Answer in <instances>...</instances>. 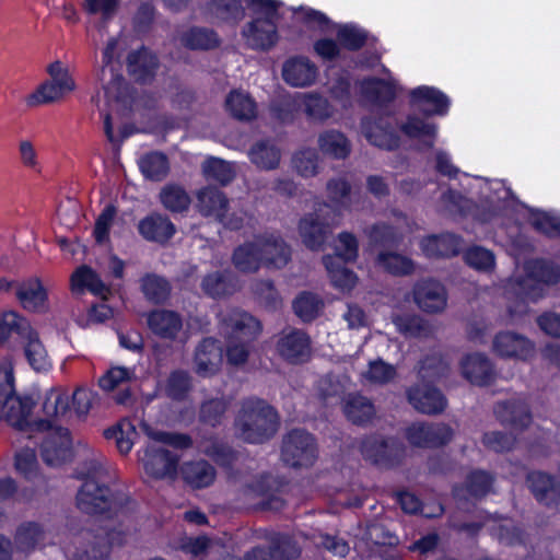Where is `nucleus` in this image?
<instances>
[{"label": "nucleus", "instance_id": "43", "mask_svg": "<svg viewBox=\"0 0 560 560\" xmlns=\"http://www.w3.org/2000/svg\"><path fill=\"white\" fill-rule=\"evenodd\" d=\"M230 401L224 395L206 397L199 407L198 419L201 423L215 428L223 421Z\"/></svg>", "mask_w": 560, "mask_h": 560}, {"label": "nucleus", "instance_id": "21", "mask_svg": "<svg viewBox=\"0 0 560 560\" xmlns=\"http://www.w3.org/2000/svg\"><path fill=\"white\" fill-rule=\"evenodd\" d=\"M147 324L153 335L165 340H175L183 329L180 314L165 308L150 312L147 316Z\"/></svg>", "mask_w": 560, "mask_h": 560}, {"label": "nucleus", "instance_id": "29", "mask_svg": "<svg viewBox=\"0 0 560 560\" xmlns=\"http://www.w3.org/2000/svg\"><path fill=\"white\" fill-rule=\"evenodd\" d=\"M231 260L234 268L241 273H257L260 268H264L256 237L236 246Z\"/></svg>", "mask_w": 560, "mask_h": 560}, {"label": "nucleus", "instance_id": "30", "mask_svg": "<svg viewBox=\"0 0 560 560\" xmlns=\"http://www.w3.org/2000/svg\"><path fill=\"white\" fill-rule=\"evenodd\" d=\"M139 233L148 241L165 243L175 233V226L170 219L160 213H152L139 222Z\"/></svg>", "mask_w": 560, "mask_h": 560}, {"label": "nucleus", "instance_id": "13", "mask_svg": "<svg viewBox=\"0 0 560 560\" xmlns=\"http://www.w3.org/2000/svg\"><path fill=\"white\" fill-rule=\"evenodd\" d=\"M113 535L114 533L104 530L82 532L75 541V551L71 560H106L114 544Z\"/></svg>", "mask_w": 560, "mask_h": 560}, {"label": "nucleus", "instance_id": "46", "mask_svg": "<svg viewBox=\"0 0 560 560\" xmlns=\"http://www.w3.org/2000/svg\"><path fill=\"white\" fill-rule=\"evenodd\" d=\"M201 287L212 298L228 296L237 291L235 278L229 272L220 271L207 275Z\"/></svg>", "mask_w": 560, "mask_h": 560}, {"label": "nucleus", "instance_id": "36", "mask_svg": "<svg viewBox=\"0 0 560 560\" xmlns=\"http://www.w3.org/2000/svg\"><path fill=\"white\" fill-rule=\"evenodd\" d=\"M32 331L30 323L15 312H5L0 317V346L12 338L23 341Z\"/></svg>", "mask_w": 560, "mask_h": 560}, {"label": "nucleus", "instance_id": "57", "mask_svg": "<svg viewBox=\"0 0 560 560\" xmlns=\"http://www.w3.org/2000/svg\"><path fill=\"white\" fill-rule=\"evenodd\" d=\"M448 370V364L441 358V355L432 354L420 361L418 375L422 382L432 383L446 376Z\"/></svg>", "mask_w": 560, "mask_h": 560}, {"label": "nucleus", "instance_id": "22", "mask_svg": "<svg viewBox=\"0 0 560 560\" xmlns=\"http://www.w3.org/2000/svg\"><path fill=\"white\" fill-rule=\"evenodd\" d=\"M116 47L117 39H109L103 51V67L97 73V80L101 82L102 88L105 91V95L109 100H119L122 95V88L125 85L122 75L115 72L114 68L110 66Z\"/></svg>", "mask_w": 560, "mask_h": 560}, {"label": "nucleus", "instance_id": "59", "mask_svg": "<svg viewBox=\"0 0 560 560\" xmlns=\"http://www.w3.org/2000/svg\"><path fill=\"white\" fill-rule=\"evenodd\" d=\"M255 299L265 307L277 310L281 305V298L275 283L269 279H257L252 283Z\"/></svg>", "mask_w": 560, "mask_h": 560}, {"label": "nucleus", "instance_id": "19", "mask_svg": "<svg viewBox=\"0 0 560 560\" xmlns=\"http://www.w3.org/2000/svg\"><path fill=\"white\" fill-rule=\"evenodd\" d=\"M526 483L534 498L547 508L560 504V480L542 471H532L526 477Z\"/></svg>", "mask_w": 560, "mask_h": 560}, {"label": "nucleus", "instance_id": "49", "mask_svg": "<svg viewBox=\"0 0 560 560\" xmlns=\"http://www.w3.org/2000/svg\"><path fill=\"white\" fill-rule=\"evenodd\" d=\"M23 342H25L24 352L30 365L37 372L46 371L50 366V361L37 334L33 330Z\"/></svg>", "mask_w": 560, "mask_h": 560}, {"label": "nucleus", "instance_id": "34", "mask_svg": "<svg viewBox=\"0 0 560 560\" xmlns=\"http://www.w3.org/2000/svg\"><path fill=\"white\" fill-rule=\"evenodd\" d=\"M375 262L382 270L396 277H407L416 272V264L411 258L393 250H381Z\"/></svg>", "mask_w": 560, "mask_h": 560}, {"label": "nucleus", "instance_id": "64", "mask_svg": "<svg viewBox=\"0 0 560 560\" xmlns=\"http://www.w3.org/2000/svg\"><path fill=\"white\" fill-rule=\"evenodd\" d=\"M328 199L338 208L350 205L351 185L343 177L331 178L326 184Z\"/></svg>", "mask_w": 560, "mask_h": 560}, {"label": "nucleus", "instance_id": "10", "mask_svg": "<svg viewBox=\"0 0 560 560\" xmlns=\"http://www.w3.org/2000/svg\"><path fill=\"white\" fill-rule=\"evenodd\" d=\"M412 300L425 314H442L447 308L448 293L445 285L433 278L418 280L412 287Z\"/></svg>", "mask_w": 560, "mask_h": 560}, {"label": "nucleus", "instance_id": "27", "mask_svg": "<svg viewBox=\"0 0 560 560\" xmlns=\"http://www.w3.org/2000/svg\"><path fill=\"white\" fill-rule=\"evenodd\" d=\"M277 350L285 360L301 362L310 354V339L305 332L292 329L278 340Z\"/></svg>", "mask_w": 560, "mask_h": 560}, {"label": "nucleus", "instance_id": "7", "mask_svg": "<svg viewBox=\"0 0 560 560\" xmlns=\"http://www.w3.org/2000/svg\"><path fill=\"white\" fill-rule=\"evenodd\" d=\"M330 206L322 203L313 212L306 213L299 222V234L303 244L312 249L319 250L337 225L335 217L330 219Z\"/></svg>", "mask_w": 560, "mask_h": 560}, {"label": "nucleus", "instance_id": "45", "mask_svg": "<svg viewBox=\"0 0 560 560\" xmlns=\"http://www.w3.org/2000/svg\"><path fill=\"white\" fill-rule=\"evenodd\" d=\"M323 262L334 287L342 291H350L354 288L358 280L357 276L338 257L331 255L324 256Z\"/></svg>", "mask_w": 560, "mask_h": 560}, {"label": "nucleus", "instance_id": "50", "mask_svg": "<svg viewBox=\"0 0 560 560\" xmlns=\"http://www.w3.org/2000/svg\"><path fill=\"white\" fill-rule=\"evenodd\" d=\"M226 107L232 116L240 120H250L257 114L256 103L250 95L238 91L230 93Z\"/></svg>", "mask_w": 560, "mask_h": 560}, {"label": "nucleus", "instance_id": "20", "mask_svg": "<svg viewBox=\"0 0 560 560\" xmlns=\"http://www.w3.org/2000/svg\"><path fill=\"white\" fill-rule=\"evenodd\" d=\"M493 351L503 358L526 360L534 354V343L525 336L513 331H501L493 339Z\"/></svg>", "mask_w": 560, "mask_h": 560}, {"label": "nucleus", "instance_id": "56", "mask_svg": "<svg viewBox=\"0 0 560 560\" xmlns=\"http://www.w3.org/2000/svg\"><path fill=\"white\" fill-rule=\"evenodd\" d=\"M411 97L415 102H423L432 105V110L421 107V110L428 114L443 115L448 107L447 97L443 93L433 88L422 86L415 89L411 92Z\"/></svg>", "mask_w": 560, "mask_h": 560}, {"label": "nucleus", "instance_id": "52", "mask_svg": "<svg viewBox=\"0 0 560 560\" xmlns=\"http://www.w3.org/2000/svg\"><path fill=\"white\" fill-rule=\"evenodd\" d=\"M324 307L323 300L315 293L304 291L293 301L294 313L303 322L314 320Z\"/></svg>", "mask_w": 560, "mask_h": 560}, {"label": "nucleus", "instance_id": "3", "mask_svg": "<svg viewBox=\"0 0 560 560\" xmlns=\"http://www.w3.org/2000/svg\"><path fill=\"white\" fill-rule=\"evenodd\" d=\"M238 436L247 442L259 444L270 440L279 429V416L266 400L248 397L241 401L235 418Z\"/></svg>", "mask_w": 560, "mask_h": 560}, {"label": "nucleus", "instance_id": "23", "mask_svg": "<svg viewBox=\"0 0 560 560\" xmlns=\"http://www.w3.org/2000/svg\"><path fill=\"white\" fill-rule=\"evenodd\" d=\"M194 363L198 375L215 374L222 363V348L219 341L210 337L202 339L196 347Z\"/></svg>", "mask_w": 560, "mask_h": 560}, {"label": "nucleus", "instance_id": "32", "mask_svg": "<svg viewBox=\"0 0 560 560\" xmlns=\"http://www.w3.org/2000/svg\"><path fill=\"white\" fill-rule=\"evenodd\" d=\"M71 291L82 293L84 289L103 299L109 293V288L101 277L89 266L79 267L71 276Z\"/></svg>", "mask_w": 560, "mask_h": 560}, {"label": "nucleus", "instance_id": "14", "mask_svg": "<svg viewBox=\"0 0 560 560\" xmlns=\"http://www.w3.org/2000/svg\"><path fill=\"white\" fill-rule=\"evenodd\" d=\"M40 456L50 467H59L70 460L72 452L68 430L61 427L50 429L42 442Z\"/></svg>", "mask_w": 560, "mask_h": 560}, {"label": "nucleus", "instance_id": "17", "mask_svg": "<svg viewBox=\"0 0 560 560\" xmlns=\"http://www.w3.org/2000/svg\"><path fill=\"white\" fill-rule=\"evenodd\" d=\"M148 475L155 479L173 478L176 475L178 455L161 446L150 445L142 457Z\"/></svg>", "mask_w": 560, "mask_h": 560}, {"label": "nucleus", "instance_id": "35", "mask_svg": "<svg viewBox=\"0 0 560 560\" xmlns=\"http://www.w3.org/2000/svg\"><path fill=\"white\" fill-rule=\"evenodd\" d=\"M460 247V238L453 234L432 235L421 241V249L428 257L455 256Z\"/></svg>", "mask_w": 560, "mask_h": 560}, {"label": "nucleus", "instance_id": "4", "mask_svg": "<svg viewBox=\"0 0 560 560\" xmlns=\"http://www.w3.org/2000/svg\"><path fill=\"white\" fill-rule=\"evenodd\" d=\"M101 470L97 462H91L80 471L85 480L77 494V506L86 514L116 515L127 506L129 498L122 493L113 495L106 486L100 485L96 477Z\"/></svg>", "mask_w": 560, "mask_h": 560}, {"label": "nucleus", "instance_id": "24", "mask_svg": "<svg viewBox=\"0 0 560 560\" xmlns=\"http://www.w3.org/2000/svg\"><path fill=\"white\" fill-rule=\"evenodd\" d=\"M462 374L471 384L490 385L495 380V371L491 361L483 354L467 355L460 363Z\"/></svg>", "mask_w": 560, "mask_h": 560}, {"label": "nucleus", "instance_id": "1", "mask_svg": "<svg viewBox=\"0 0 560 560\" xmlns=\"http://www.w3.org/2000/svg\"><path fill=\"white\" fill-rule=\"evenodd\" d=\"M526 272L527 276L512 284L508 291L511 324L527 314L528 302H535L544 295L542 283L555 284L560 281V268L544 259L529 260L526 264Z\"/></svg>", "mask_w": 560, "mask_h": 560}, {"label": "nucleus", "instance_id": "63", "mask_svg": "<svg viewBox=\"0 0 560 560\" xmlns=\"http://www.w3.org/2000/svg\"><path fill=\"white\" fill-rule=\"evenodd\" d=\"M317 392L326 405H335L341 400L345 387L338 377L326 375L318 381Z\"/></svg>", "mask_w": 560, "mask_h": 560}, {"label": "nucleus", "instance_id": "6", "mask_svg": "<svg viewBox=\"0 0 560 560\" xmlns=\"http://www.w3.org/2000/svg\"><path fill=\"white\" fill-rule=\"evenodd\" d=\"M256 18L244 30L247 44L255 49H268L277 40L276 19L279 3L276 0H250Z\"/></svg>", "mask_w": 560, "mask_h": 560}, {"label": "nucleus", "instance_id": "53", "mask_svg": "<svg viewBox=\"0 0 560 560\" xmlns=\"http://www.w3.org/2000/svg\"><path fill=\"white\" fill-rule=\"evenodd\" d=\"M362 380L373 385H386L397 376V370L393 364L382 359L370 361L368 369L361 374Z\"/></svg>", "mask_w": 560, "mask_h": 560}, {"label": "nucleus", "instance_id": "62", "mask_svg": "<svg viewBox=\"0 0 560 560\" xmlns=\"http://www.w3.org/2000/svg\"><path fill=\"white\" fill-rule=\"evenodd\" d=\"M318 153L315 149H304L293 155L295 171L303 177H314L318 174Z\"/></svg>", "mask_w": 560, "mask_h": 560}, {"label": "nucleus", "instance_id": "42", "mask_svg": "<svg viewBox=\"0 0 560 560\" xmlns=\"http://www.w3.org/2000/svg\"><path fill=\"white\" fill-rule=\"evenodd\" d=\"M343 412L354 424H364L375 416L373 402L359 394H350L345 400Z\"/></svg>", "mask_w": 560, "mask_h": 560}, {"label": "nucleus", "instance_id": "5", "mask_svg": "<svg viewBox=\"0 0 560 560\" xmlns=\"http://www.w3.org/2000/svg\"><path fill=\"white\" fill-rule=\"evenodd\" d=\"M0 418L20 431H36L47 428V420L30 421L34 401L31 397L14 395V376L9 363L0 365Z\"/></svg>", "mask_w": 560, "mask_h": 560}, {"label": "nucleus", "instance_id": "47", "mask_svg": "<svg viewBox=\"0 0 560 560\" xmlns=\"http://www.w3.org/2000/svg\"><path fill=\"white\" fill-rule=\"evenodd\" d=\"M43 539V527L36 522H25L16 528L14 545L19 551L28 553L33 551Z\"/></svg>", "mask_w": 560, "mask_h": 560}, {"label": "nucleus", "instance_id": "15", "mask_svg": "<svg viewBox=\"0 0 560 560\" xmlns=\"http://www.w3.org/2000/svg\"><path fill=\"white\" fill-rule=\"evenodd\" d=\"M409 404L424 415H438L445 410L447 399L444 394L429 383L416 384L407 389Z\"/></svg>", "mask_w": 560, "mask_h": 560}, {"label": "nucleus", "instance_id": "37", "mask_svg": "<svg viewBox=\"0 0 560 560\" xmlns=\"http://www.w3.org/2000/svg\"><path fill=\"white\" fill-rule=\"evenodd\" d=\"M393 324L407 338H429L434 334L433 325L417 314L396 315Z\"/></svg>", "mask_w": 560, "mask_h": 560}, {"label": "nucleus", "instance_id": "2", "mask_svg": "<svg viewBox=\"0 0 560 560\" xmlns=\"http://www.w3.org/2000/svg\"><path fill=\"white\" fill-rule=\"evenodd\" d=\"M201 452L212 458L218 465L228 468V482L245 502L262 500L268 495L269 476H256L248 469L233 468L236 453L225 443L218 440L205 441Z\"/></svg>", "mask_w": 560, "mask_h": 560}, {"label": "nucleus", "instance_id": "16", "mask_svg": "<svg viewBox=\"0 0 560 560\" xmlns=\"http://www.w3.org/2000/svg\"><path fill=\"white\" fill-rule=\"evenodd\" d=\"M264 268L282 269L291 260V247L279 235L261 234L255 236Z\"/></svg>", "mask_w": 560, "mask_h": 560}, {"label": "nucleus", "instance_id": "44", "mask_svg": "<svg viewBox=\"0 0 560 560\" xmlns=\"http://www.w3.org/2000/svg\"><path fill=\"white\" fill-rule=\"evenodd\" d=\"M140 289L150 303L163 304L168 300L172 287L165 278L147 273L140 279Z\"/></svg>", "mask_w": 560, "mask_h": 560}, {"label": "nucleus", "instance_id": "51", "mask_svg": "<svg viewBox=\"0 0 560 560\" xmlns=\"http://www.w3.org/2000/svg\"><path fill=\"white\" fill-rule=\"evenodd\" d=\"M302 105L307 118L315 122H325L334 115L332 106L325 97L318 94H304Z\"/></svg>", "mask_w": 560, "mask_h": 560}, {"label": "nucleus", "instance_id": "38", "mask_svg": "<svg viewBox=\"0 0 560 560\" xmlns=\"http://www.w3.org/2000/svg\"><path fill=\"white\" fill-rule=\"evenodd\" d=\"M362 132L371 144L381 149L390 151L398 147V137L393 130L387 129V126L383 122V119L380 121L363 119Z\"/></svg>", "mask_w": 560, "mask_h": 560}, {"label": "nucleus", "instance_id": "31", "mask_svg": "<svg viewBox=\"0 0 560 560\" xmlns=\"http://www.w3.org/2000/svg\"><path fill=\"white\" fill-rule=\"evenodd\" d=\"M180 472L185 482L195 489L211 486L217 477L215 468L205 459L185 463Z\"/></svg>", "mask_w": 560, "mask_h": 560}, {"label": "nucleus", "instance_id": "39", "mask_svg": "<svg viewBox=\"0 0 560 560\" xmlns=\"http://www.w3.org/2000/svg\"><path fill=\"white\" fill-rule=\"evenodd\" d=\"M127 67L136 80L145 82L158 67L156 57L147 48H141L128 55Z\"/></svg>", "mask_w": 560, "mask_h": 560}, {"label": "nucleus", "instance_id": "28", "mask_svg": "<svg viewBox=\"0 0 560 560\" xmlns=\"http://www.w3.org/2000/svg\"><path fill=\"white\" fill-rule=\"evenodd\" d=\"M43 411L47 420V428L40 431H48L54 428L52 421H63L70 416V396L63 388H51L43 402Z\"/></svg>", "mask_w": 560, "mask_h": 560}, {"label": "nucleus", "instance_id": "55", "mask_svg": "<svg viewBox=\"0 0 560 560\" xmlns=\"http://www.w3.org/2000/svg\"><path fill=\"white\" fill-rule=\"evenodd\" d=\"M139 166L144 177L150 180H162L170 171L166 156L158 152L149 153L141 158Z\"/></svg>", "mask_w": 560, "mask_h": 560}, {"label": "nucleus", "instance_id": "12", "mask_svg": "<svg viewBox=\"0 0 560 560\" xmlns=\"http://www.w3.org/2000/svg\"><path fill=\"white\" fill-rule=\"evenodd\" d=\"M452 428L443 422H416L406 430V439L417 447H440L453 439Z\"/></svg>", "mask_w": 560, "mask_h": 560}, {"label": "nucleus", "instance_id": "61", "mask_svg": "<svg viewBox=\"0 0 560 560\" xmlns=\"http://www.w3.org/2000/svg\"><path fill=\"white\" fill-rule=\"evenodd\" d=\"M191 388L190 376L185 371H174L165 384V394L173 400H183Z\"/></svg>", "mask_w": 560, "mask_h": 560}, {"label": "nucleus", "instance_id": "8", "mask_svg": "<svg viewBox=\"0 0 560 560\" xmlns=\"http://www.w3.org/2000/svg\"><path fill=\"white\" fill-rule=\"evenodd\" d=\"M281 458L294 468L312 466L317 458L313 435L301 429L290 431L282 440Z\"/></svg>", "mask_w": 560, "mask_h": 560}, {"label": "nucleus", "instance_id": "41", "mask_svg": "<svg viewBox=\"0 0 560 560\" xmlns=\"http://www.w3.org/2000/svg\"><path fill=\"white\" fill-rule=\"evenodd\" d=\"M248 156L258 168L270 171L278 167L281 153L273 142L261 140L252 145Z\"/></svg>", "mask_w": 560, "mask_h": 560}, {"label": "nucleus", "instance_id": "33", "mask_svg": "<svg viewBox=\"0 0 560 560\" xmlns=\"http://www.w3.org/2000/svg\"><path fill=\"white\" fill-rule=\"evenodd\" d=\"M319 151L331 159L343 160L351 152L349 139L339 130L329 129L320 132L317 139Z\"/></svg>", "mask_w": 560, "mask_h": 560}, {"label": "nucleus", "instance_id": "25", "mask_svg": "<svg viewBox=\"0 0 560 560\" xmlns=\"http://www.w3.org/2000/svg\"><path fill=\"white\" fill-rule=\"evenodd\" d=\"M282 77L291 86H310L316 80L317 67L308 58L295 57L284 62Z\"/></svg>", "mask_w": 560, "mask_h": 560}, {"label": "nucleus", "instance_id": "18", "mask_svg": "<svg viewBox=\"0 0 560 560\" xmlns=\"http://www.w3.org/2000/svg\"><path fill=\"white\" fill-rule=\"evenodd\" d=\"M495 418L515 430H525L532 423L528 404L521 397L499 401L493 407Z\"/></svg>", "mask_w": 560, "mask_h": 560}, {"label": "nucleus", "instance_id": "11", "mask_svg": "<svg viewBox=\"0 0 560 560\" xmlns=\"http://www.w3.org/2000/svg\"><path fill=\"white\" fill-rule=\"evenodd\" d=\"M405 446L395 439L368 436L361 442L363 457L382 467H393L405 456Z\"/></svg>", "mask_w": 560, "mask_h": 560}, {"label": "nucleus", "instance_id": "54", "mask_svg": "<svg viewBox=\"0 0 560 560\" xmlns=\"http://www.w3.org/2000/svg\"><path fill=\"white\" fill-rule=\"evenodd\" d=\"M203 175L209 180L228 185L235 177L234 165L219 158H209L202 164Z\"/></svg>", "mask_w": 560, "mask_h": 560}, {"label": "nucleus", "instance_id": "9", "mask_svg": "<svg viewBox=\"0 0 560 560\" xmlns=\"http://www.w3.org/2000/svg\"><path fill=\"white\" fill-rule=\"evenodd\" d=\"M219 328L226 340H254L261 331V325L254 316L237 308L219 313Z\"/></svg>", "mask_w": 560, "mask_h": 560}, {"label": "nucleus", "instance_id": "58", "mask_svg": "<svg viewBox=\"0 0 560 560\" xmlns=\"http://www.w3.org/2000/svg\"><path fill=\"white\" fill-rule=\"evenodd\" d=\"M269 550L273 560H293L301 553L298 544L290 536L281 534L272 535Z\"/></svg>", "mask_w": 560, "mask_h": 560}, {"label": "nucleus", "instance_id": "40", "mask_svg": "<svg viewBox=\"0 0 560 560\" xmlns=\"http://www.w3.org/2000/svg\"><path fill=\"white\" fill-rule=\"evenodd\" d=\"M197 208L203 217L218 220L229 206L226 196L217 188L207 187L198 192Z\"/></svg>", "mask_w": 560, "mask_h": 560}, {"label": "nucleus", "instance_id": "60", "mask_svg": "<svg viewBox=\"0 0 560 560\" xmlns=\"http://www.w3.org/2000/svg\"><path fill=\"white\" fill-rule=\"evenodd\" d=\"M183 44L191 49H210L218 45V38L214 32L207 28L194 27L184 33Z\"/></svg>", "mask_w": 560, "mask_h": 560}, {"label": "nucleus", "instance_id": "48", "mask_svg": "<svg viewBox=\"0 0 560 560\" xmlns=\"http://www.w3.org/2000/svg\"><path fill=\"white\" fill-rule=\"evenodd\" d=\"M160 201L168 211L180 213L188 210L190 197L184 187L168 184L161 189Z\"/></svg>", "mask_w": 560, "mask_h": 560}, {"label": "nucleus", "instance_id": "26", "mask_svg": "<svg viewBox=\"0 0 560 560\" xmlns=\"http://www.w3.org/2000/svg\"><path fill=\"white\" fill-rule=\"evenodd\" d=\"M16 299L22 307L30 312H43L46 310L47 291L38 278H30L18 282Z\"/></svg>", "mask_w": 560, "mask_h": 560}]
</instances>
